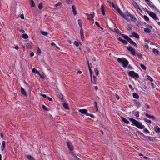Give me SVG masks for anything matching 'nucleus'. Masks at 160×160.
<instances>
[{
  "label": "nucleus",
  "instance_id": "5",
  "mask_svg": "<svg viewBox=\"0 0 160 160\" xmlns=\"http://www.w3.org/2000/svg\"><path fill=\"white\" fill-rule=\"evenodd\" d=\"M149 15L153 19L155 20H158V18L156 16V14L152 12H151L149 13Z\"/></svg>",
  "mask_w": 160,
  "mask_h": 160
},
{
  "label": "nucleus",
  "instance_id": "37",
  "mask_svg": "<svg viewBox=\"0 0 160 160\" xmlns=\"http://www.w3.org/2000/svg\"><path fill=\"white\" fill-rule=\"evenodd\" d=\"M144 129V132L146 133H148L149 132V131L145 127Z\"/></svg>",
  "mask_w": 160,
  "mask_h": 160
},
{
  "label": "nucleus",
  "instance_id": "15",
  "mask_svg": "<svg viewBox=\"0 0 160 160\" xmlns=\"http://www.w3.org/2000/svg\"><path fill=\"white\" fill-rule=\"evenodd\" d=\"M129 16L130 17L131 20L133 22H136L137 21L136 19L131 14H129Z\"/></svg>",
  "mask_w": 160,
  "mask_h": 160
},
{
  "label": "nucleus",
  "instance_id": "48",
  "mask_svg": "<svg viewBox=\"0 0 160 160\" xmlns=\"http://www.w3.org/2000/svg\"><path fill=\"white\" fill-rule=\"evenodd\" d=\"M38 74L39 76L41 78H42V79L44 78V76L43 75L41 74H40V72Z\"/></svg>",
  "mask_w": 160,
  "mask_h": 160
},
{
  "label": "nucleus",
  "instance_id": "64",
  "mask_svg": "<svg viewBox=\"0 0 160 160\" xmlns=\"http://www.w3.org/2000/svg\"><path fill=\"white\" fill-rule=\"evenodd\" d=\"M67 2H68V3L69 4H70L71 3V2H70V0H66Z\"/></svg>",
  "mask_w": 160,
  "mask_h": 160
},
{
  "label": "nucleus",
  "instance_id": "57",
  "mask_svg": "<svg viewBox=\"0 0 160 160\" xmlns=\"http://www.w3.org/2000/svg\"><path fill=\"white\" fill-rule=\"evenodd\" d=\"M95 24L98 27L100 28V26L99 24L97 22H95Z\"/></svg>",
  "mask_w": 160,
  "mask_h": 160
},
{
  "label": "nucleus",
  "instance_id": "63",
  "mask_svg": "<svg viewBox=\"0 0 160 160\" xmlns=\"http://www.w3.org/2000/svg\"><path fill=\"white\" fill-rule=\"evenodd\" d=\"M132 44L134 46H136V47H137V46L135 42H133V43H132Z\"/></svg>",
  "mask_w": 160,
  "mask_h": 160
},
{
  "label": "nucleus",
  "instance_id": "43",
  "mask_svg": "<svg viewBox=\"0 0 160 160\" xmlns=\"http://www.w3.org/2000/svg\"><path fill=\"white\" fill-rule=\"evenodd\" d=\"M129 14H131L129 13L128 12H126L125 14H124V15H126V16L127 17V19L128 18V17L129 16Z\"/></svg>",
  "mask_w": 160,
  "mask_h": 160
},
{
  "label": "nucleus",
  "instance_id": "11",
  "mask_svg": "<svg viewBox=\"0 0 160 160\" xmlns=\"http://www.w3.org/2000/svg\"><path fill=\"white\" fill-rule=\"evenodd\" d=\"M118 39L119 41L122 42L123 44H126L127 43L126 40L122 39L121 38L119 37Z\"/></svg>",
  "mask_w": 160,
  "mask_h": 160
},
{
  "label": "nucleus",
  "instance_id": "50",
  "mask_svg": "<svg viewBox=\"0 0 160 160\" xmlns=\"http://www.w3.org/2000/svg\"><path fill=\"white\" fill-rule=\"evenodd\" d=\"M87 116H90L91 117H92V118H94L95 117L94 115H93L90 114H89L88 113V115H87Z\"/></svg>",
  "mask_w": 160,
  "mask_h": 160
},
{
  "label": "nucleus",
  "instance_id": "6",
  "mask_svg": "<svg viewBox=\"0 0 160 160\" xmlns=\"http://www.w3.org/2000/svg\"><path fill=\"white\" fill-rule=\"evenodd\" d=\"M127 49L129 52H131V53L134 55H135V52L134 49L131 46H129L128 47Z\"/></svg>",
  "mask_w": 160,
  "mask_h": 160
},
{
  "label": "nucleus",
  "instance_id": "17",
  "mask_svg": "<svg viewBox=\"0 0 160 160\" xmlns=\"http://www.w3.org/2000/svg\"><path fill=\"white\" fill-rule=\"evenodd\" d=\"M132 34L133 37L136 38L137 39H139V35L137 33L135 32H133L132 33Z\"/></svg>",
  "mask_w": 160,
  "mask_h": 160
},
{
  "label": "nucleus",
  "instance_id": "22",
  "mask_svg": "<svg viewBox=\"0 0 160 160\" xmlns=\"http://www.w3.org/2000/svg\"><path fill=\"white\" fill-rule=\"evenodd\" d=\"M88 68H89V72H90V75L91 80L92 81V70H91V68H90V65H88Z\"/></svg>",
  "mask_w": 160,
  "mask_h": 160
},
{
  "label": "nucleus",
  "instance_id": "1",
  "mask_svg": "<svg viewBox=\"0 0 160 160\" xmlns=\"http://www.w3.org/2000/svg\"><path fill=\"white\" fill-rule=\"evenodd\" d=\"M129 119L134 125L135 126L138 128L142 129L145 128L144 126L142 125V123L139 122L135 119L131 118H129Z\"/></svg>",
  "mask_w": 160,
  "mask_h": 160
},
{
  "label": "nucleus",
  "instance_id": "3",
  "mask_svg": "<svg viewBox=\"0 0 160 160\" xmlns=\"http://www.w3.org/2000/svg\"><path fill=\"white\" fill-rule=\"evenodd\" d=\"M112 6L119 13L121 16H122V17L126 19H127V17L126 16V15H124V14L120 10L118 7L117 6L114 5L113 4H112Z\"/></svg>",
  "mask_w": 160,
  "mask_h": 160
},
{
  "label": "nucleus",
  "instance_id": "7",
  "mask_svg": "<svg viewBox=\"0 0 160 160\" xmlns=\"http://www.w3.org/2000/svg\"><path fill=\"white\" fill-rule=\"evenodd\" d=\"M78 111L81 114H85L87 116L88 115V113L87 112V110L85 109H79Z\"/></svg>",
  "mask_w": 160,
  "mask_h": 160
},
{
  "label": "nucleus",
  "instance_id": "23",
  "mask_svg": "<svg viewBox=\"0 0 160 160\" xmlns=\"http://www.w3.org/2000/svg\"><path fill=\"white\" fill-rule=\"evenodd\" d=\"M144 31L146 33H149L151 32V31L148 28H146L144 29Z\"/></svg>",
  "mask_w": 160,
  "mask_h": 160
},
{
  "label": "nucleus",
  "instance_id": "60",
  "mask_svg": "<svg viewBox=\"0 0 160 160\" xmlns=\"http://www.w3.org/2000/svg\"><path fill=\"white\" fill-rule=\"evenodd\" d=\"M151 87H152V88H155V87H154V84L152 82H151Z\"/></svg>",
  "mask_w": 160,
  "mask_h": 160
},
{
  "label": "nucleus",
  "instance_id": "29",
  "mask_svg": "<svg viewBox=\"0 0 160 160\" xmlns=\"http://www.w3.org/2000/svg\"><path fill=\"white\" fill-rule=\"evenodd\" d=\"M22 38L24 39H27L28 38V36L26 34H23L22 35Z\"/></svg>",
  "mask_w": 160,
  "mask_h": 160
},
{
  "label": "nucleus",
  "instance_id": "9",
  "mask_svg": "<svg viewBox=\"0 0 160 160\" xmlns=\"http://www.w3.org/2000/svg\"><path fill=\"white\" fill-rule=\"evenodd\" d=\"M67 145L69 149L71 151H72L73 150V148L71 142H67Z\"/></svg>",
  "mask_w": 160,
  "mask_h": 160
},
{
  "label": "nucleus",
  "instance_id": "51",
  "mask_svg": "<svg viewBox=\"0 0 160 160\" xmlns=\"http://www.w3.org/2000/svg\"><path fill=\"white\" fill-rule=\"evenodd\" d=\"M27 47L29 48H31L32 47L31 46L29 43H28L27 44Z\"/></svg>",
  "mask_w": 160,
  "mask_h": 160
},
{
  "label": "nucleus",
  "instance_id": "58",
  "mask_svg": "<svg viewBox=\"0 0 160 160\" xmlns=\"http://www.w3.org/2000/svg\"><path fill=\"white\" fill-rule=\"evenodd\" d=\"M115 96L117 100H118L119 99V97L118 95V94H115Z\"/></svg>",
  "mask_w": 160,
  "mask_h": 160
},
{
  "label": "nucleus",
  "instance_id": "30",
  "mask_svg": "<svg viewBox=\"0 0 160 160\" xmlns=\"http://www.w3.org/2000/svg\"><path fill=\"white\" fill-rule=\"evenodd\" d=\"M40 33L42 35H43L45 36H47L48 34V33L46 32L43 31H41Z\"/></svg>",
  "mask_w": 160,
  "mask_h": 160
},
{
  "label": "nucleus",
  "instance_id": "8",
  "mask_svg": "<svg viewBox=\"0 0 160 160\" xmlns=\"http://www.w3.org/2000/svg\"><path fill=\"white\" fill-rule=\"evenodd\" d=\"M145 116L149 118L152 119L153 120H155V117L153 115H150L146 113L145 114Z\"/></svg>",
  "mask_w": 160,
  "mask_h": 160
},
{
  "label": "nucleus",
  "instance_id": "33",
  "mask_svg": "<svg viewBox=\"0 0 160 160\" xmlns=\"http://www.w3.org/2000/svg\"><path fill=\"white\" fill-rule=\"evenodd\" d=\"M87 16L88 17H90L91 18V19H93V16L92 14H88Z\"/></svg>",
  "mask_w": 160,
  "mask_h": 160
},
{
  "label": "nucleus",
  "instance_id": "54",
  "mask_svg": "<svg viewBox=\"0 0 160 160\" xmlns=\"http://www.w3.org/2000/svg\"><path fill=\"white\" fill-rule=\"evenodd\" d=\"M74 44L77 47L79 46V44L78 42L77 41H75L74 42Z\"/></svg>",
  "mask_w": 160,
  "mask_h": 160
},
{
  "label": "nucleus",
  "instance_id": "49",
  "mask_svg": "<svg viewBox=\"0 0 160 160\" xmlns=\"http://www.w3.org/2000/svg\"><path fill=\"white\" fill-rule=\"evenodd\" d=\"M81 38L82 40V41H84V35L83 34L81 35Z\"/></svg>",
  "mask_w": 160,
  "mask_h": 160
},
{
  "label": "nucleus",
  "instance_id": "28",
  "mask_svg": "<svg viewBox=\"0 0 160 160\" xmlns=\"http://www.w3.org/2000/svg\"><path fill=\"white\" fill-rule=\"evenodd\" d=\"M145 1L149 6H151V5H152V3L151 2L150 0H145Z\"/></svg>",
  "mask_w": 160,
  "mask_h": 160
},
{
  "label": "nucleus",
  "instance_id": "14",
  "mask_svg": "<svg viewBox=\"0 0 160 160\" xmlns=\"http://www.w3.org/2000/svg\"><path fill=\"white\" fill-rule=\"evenodd\" d=\"M121 118L122 119V120L126 124H128L129 123V122L127 120V119H126L125 118L122 117H121Z\"/></svg>",
  "mask_w": 160,
  "mask_h": 160
},
{
  "label": "nucleus",
  "instance_id": "21",
  "mask_svg": "<svg viewBox=\"0 0 160 160\" xmlns=\"http://www.w3.org/2000/svg\"><path fill=\"white\" fill-rule=\"evenodd\" d=\"M133 96L134 98L136 99H138L139 98L138 95L135 92H133Z\"/></svg>",
  "mask_w": 160,
  "mask_h": 160
},
{
  "label": "nucleus",
  "instance_id": "53",
  "mask_svg": "<svg viewBox=\"0 0 160 160\" xmlns=\"http://www.w3.org/2000/svg\"><path fill=\"white\" fill-rule=\"evenodd\" d=\"M121 36L122 37H123L124 38H125V39L127 40L128 38H126V37H128L127 36H126V35H124V34H122L121 35Z\"/></svg>",
  "mask_w": 160,
  "mask_h": 160
},
{
  "label": "nucleus",
  "instance_id": "46",
  "mask_svg": "<svg viewBox=\"0 0 160 160\" xmlns=\"http://www.w3.org/2000/svg\"><path fill=\"white\" fill-rule=\"evenodd\" d=\"M37 52L38 53H40L41 52V50L39 48V47L38 46H37Z\"/></svg>",
  "mask_w": 160,
  "mask_h": 160
},
{
  "label": "nucleus",
  "instance_id": "16",
  "mask_svg": "<svg viewBox=\"0 0 160 160\" xmlns=\"http://www.w3.org/2000/svg\"><path fill=\"white\" fill-rule=\"evenodd\" d=\"M153 52L155 55H157L159 53V52L157 49H153Z\"/></svg>",
  "mask_w": 160,
  "mask_h": 160
},
{
  "label": "nucleus",
  "instance_id": "4",
  "mask_svg": "<svg viewBox=\"0 0 160 160\" xmlns=\"http://www.w3.org/2000/svg\"><path fill=\"white\" fill-rule=\"evenodd\" d=\"M129 75L133 78H138L139 77L138 74L136 73L133 71H131L128 72Z\"/></svg>",
  "mask_w": 160,
  "mask_h": 160
},
{
  "label": "nucleus",
  "instance_id": "47",
  "mask_svg": "<svg viewBox=\"0 0 160 160\" xmlns=\"http://www.w3.org/2000/svg\"><path fill=\"white\" fill-rule=\"evenodd\" d=\"M42 108H43V109L46 110L47 111H48V109L44 105H42Z\"/></svg>",
  "mask_w": 160,
  "mask_h": 160
},
{
  "label": "nucleus",
  "instance_id": "13",
  "mask_svg": "<svg viewBox=\"0 0 160 160\" xmlns=\"http://www.w3.org/2000/svg\"><path fill=\"white\" fill-rule=\"evenodd\" d=\"M72 12L73 14L75 15L77 14V12L76 11V8L74 5L72 6Z\"/></svg>",
  "mask_w": 160,
  "mask_h": 160
},
{
  "label": "nucleus",
  "instance_id": "18",
  "mask_svg": "<svg viewBox=\"0 0 160 160\" xmlns=\"http://www.w3.org/2000/svg\"><path fill=\"white\" fill-rule=\"evenodd\" d=\"M27 158L29 160H35L34 158L31 155H27Z\"/></svg>",
  "mask_w": 160,
  "mask_h": 160
},
{
  "label": "nucleus",
  "instance_id": "42",
  "mask_svg": "<svg viewBox=\"0 0 160 160\" xmlns=\"http://www.w3.org/2000/svg\"><path fill=\"white\" fill-rule=\"evenodd\" d=\"M144 19L146 21H148L149 20V18L146 15H144Z\"/></svg>",
  "mask_w": 160,
  "mask_h": 160
},
{
  "label": "nucleus",
  "instance_id": "61",
  "mask_svg": "<svg viewBox=\"0 0 160 160\" xmlns=\"http://www.w3.org/2000/svg\"><path fill=\"white\" fill-rule=\"evenodd\" d=\"M47 99L49 101H52V99L51 98H50V97H48L47 98Z\"/></svg>",
  "mask_w": 160,
  "mask_h": 160
},
{
  "label": "nucleus",
  "instance_id": "25",
  "mask_svg": "<svg viewBox=\"0 0 160 160\" xmlns=\"http://www.w3.org/2000/svg\"><path fill=\"white\" fill-rule=\"evenodd\" d=\"M126 38H127V40L128 42L131 43L132 44L133 41L130 38H128V37H126Z\"/></svg>",
  "mask_w": 160,
  "mask_h": 160
},
{
  "label": "nucleus",
  "instance_id": "45",
  "mask_svg": "<svg viewBox=\"0 0 160 160\" xmlns=\"http://www.w3.org/2000/svg\"><path fill=\"white\" fill-rule=\"evenodd\" d=\"M150 7L152 8L153 9L155 10L156 9V7L152 3V5H151Z\"/></svg>",
  "mask_w": 160,
  "mask_h": 160
},
{
  "label": "nucleus",
  "instance_id": "10",
  "mask_svg": "<svg viewBox=\"0 0 160 160\" xmlns=\"http://www.w3.org/2000/svg\"><path fill=\"white\" fill-rule=\"evenodd\" d=\"M21 93L22 94L25 95V96H27V95H28L26 93L24 89L23 88H22V87H21Z\"/></svg>",
  "mask_w": 160,
  "mask_h": 160
},
{
  "label": "nucleus",
  "instance_id": "62",
  "mask_svg": "<svg viewBox=\"0 0 160 160\" xmlns=\"http://www.w3.org/2000/svg\"><path fill=\"white\" fill-rule=\"evenodd\" d=\"M34 55V53L33 52H32L30 53V56L31 57H32V56H33Z\"/></svg>",
  "mask_w": 160,
  "mask_h": 160
},
{
  "label": "nucleus",
  "instance_id": "2",
  "mask_svg": "<svg viewBox=\"0 0 160 160\" xmlns=\"http://www.w3.org/2000/svg\"><path fill=\"white\" fill-rule=\"evenodd\" d=\"M117 60L119 63L122 64L124 68H126L129 64L128 61L124 58H118L117 59Z\"/></svg>",
  "mask_w": 160,
  "mask_h": 160
},
{
  "label": "nucleus",
  "instance_id": "34",
  "mask_svg": "<svg viewBox=\"0 0 160 160\" xmlns=\"http://www.w3.org/2000/svg\"><path fill=\"white\" fill-rule=\"evenodd\" d=\"M94 71L95 73V74L96 75H98L99 74V72L98 69L96 68H95L94 70Z\"/></svg>",
  "mask_w": 160,
  "mask_h": 160
},
{
  "label": "nucleus",
  "instance_id": "59",
  "mask_svg": "<svg viewBox=\"0 0 160 160\" xmlns=\"http://www.w3.org/2000/svg\"><path fill=\"white\" fill-rule=\"evenodd\" d=\"M20 18L22 19H24V17L23 14H22L21 15Z\"/></svg>",
  "mask_w": 160,
  "mask_h": 160
},
{
  "label": "nucleus",
  "instance_id": "35",
  "mask_svg": "<svg viewBox=\"0 0 160 160\" xmlns=\"http://www.w3.org/2000/svg\"><path fill=\"white\" fill-rule=\"evenodd\" d=\"M144 121H145V122H147L151 124L152 123L151 121L150 120H148L147 119H146V118L144 119Z\"/></svg>",
  "mask_w": 160,
  "mask_h": 160
},
{
  "label": "nucleus",
  "instance_id": "56",
  "mask_svg": "<svg viewBox=\"0 0 160 160\" xmlns=\"http://www.w3.org/2000/svg\"><path fill=\"white\" fill-rule=\"evenodd\" d=\"M80 32L81 35L83 34L82 28L80 30Z\"/></svg>",
  "mask_w": 160,
  "mask_h": 160
},
{
  "label": "nucleus",
  "instance_id": "38",
  "mask_svg": "<svg viewBox=\"0 0 160 160\" xmlns=\"http://www.w3.org/2000/svg\"><path fill=\"white\" fill-rule=\"evenodd\" d=\"M140 66L144 70H145L146 69V68L144 65L143 64H141Z\"/></svg>",
  "mask_w": 160,
  "mask_h": 160
},
{
  "label": "nucleus",
  "instance_id": "31",
  "mask_svg": "<svg viewBox=\"0 0 160 160\" xmlns=\"http://www.w3.org/2000/svg\"><path fill=\"white\" fill-rule=\"evenodd\" d=\"M59 97L62 100V102H63L64 101V100L63 99V95L62 94H59Z\"/></svg>",
  "mask_w": 160,
  "mask_h": 160
},
{
  "label": "nucleus",
  "instance_id": "24",
  "mask_svg": "<svg viewBox=\"0 0 160 160\" xmlns=\"http://www.w3.org/2000/svg\"><path fill=\"white\" fill-rule=\"evenodd\" d=\"M5 147V141H3L2 142V147L1 148L2 150L3 151Z\"/></svg>",
  "mask_w": 160,
  "mask_h": 160
},
{
  "label": "nucleus",
  "instance_id": "27",
  "mask_svg": "<svg viewBox=\"0 0 160 160\" xmlns=\"http://www.w3.org/2000/svg\"><path fill=\"white\" fill-rule=\"evenodd\" d=\"M30 5L32 7H35V4L34 1L32 0H30Z\"/></svg>",
  "mask_w": 160,
  "mask_h": 160
},
{
  "label": "nucleus",
  "instance_id": "36",
  "mask_svg": "<svg viewBox=\"0 0 160 160\" xmlns=\"http://www.w3.org/2000/svg\"><path fill=\"white\" fill-rule=\"evenodd\" d=\"M43 7V5L42 3H40L39 4L38 8L39 9H41Z\"/></svg>",
  "mask_w": 160,
  "mask_h": 160
},
{
  "label": "nucleus",
  "instance_id": "41",
  "mask_svg": "<svg viewBox=\"0 0 160 160\" xmlns=\"http://www.w3.org/2000/svg\"><path fill=\"white\" fill-rule=\"evenodd\" d=\"M136 55L140 58H141L142 57V55L140 53H137Z\"/></svg>",
  "mask_w": 160,
  "mask_h": 160
},
{
  "label": "nucleus",
  "instance_id": "39",
  "mask_svg": "<svg viewBox=\"0 0 160 160\" xmlns=\"http://www.w3.org/2000/svg\"><path fill=\"white\" fill-rule=\"evenodd\" d=\"M81 21L80 19H78V23L79 25V26L81 28H82V23H81Z\"/></svg>",
  "mask_w": 160,
  "mask_h": 160
},
{
  "label": "nucleus",
  "instance_id": "52",
  "mask_svg": "<svg viewBox=\"0 0 160 160\" xmlns=\"http://www.w3.org/2000/svg\"><path fill=\"white\" fill-rule=\"evenodd\" d=\"M41 96H42L43 98H46L47 97V96L45 94H43L42 93L40 94Z\"/></svg>",
  "mask_w": 160,
  "mask_h": 160
},
{
  "label": "nucleus",
  "instance_id": "12",
  "mask_svg": "<svg viewBox=\"0 0 160 160\" xmlns=\"http://www.w3.org/2000/svg\"><path fill=\"white\" fill-rule=\"evenodd\" d=\"M64 108L66 110H69V108L68 107V105L67 103L66 102H63L62 104Z\"/></svg>",
  "mask_w": 160,
  "mask_h": 160
},
{
  "label": "nucleus",
  "instance_id": "44",
  "mask_svg": "<svg viewBox=\"0 0 160 160\" xmlns=\"http://www.w3.org/2000/svg\"><path fill=\"white\" fill-rule=\"evenodd\" d=\"M61 3L60 2H58V3L55 5L54 6L55 7H57L58 6L61 5Z\"/></svg>",
  "mask_w": 160,
  "mask_h": 160
},
{
  "label": "nucleus",
  "instance_id": "19",
  "mask_svg": "<svg viewBox=\"0 0 160 160\" xmlns=\"http://www.w3.org/2000/svg\"><path fill=\"white\" fill-rule=\"evenodd\" d=\"M154 130L157 132H160V128L159 127H154Z\"/></svg>",
  "mask_w": 160,
  "mask_h": 160
},
{
  "label": "nucleus",
  "instance_id": "40",
  "mask_svg": "<svg viewBox=\"0 0 160 160\" xmlns=\"http://www.w3.org/2000/svg\"><path fill=\"white\" fill-rule=\"evenodd\" d=\"M147 78L148 80H150L151 81H153V79L152 78L149 76H147Z\"/></svg>",
  "mask_w": 160,
  "mask_h": 160
},
{
  "label": "nucleus",
  "instance_id": "55",
  "mask_svg": "<svg viewBox=\"0 0 160 160\" xmlns=\"http://www.w3.org/2000/svg\"><path fill=\"white\" fill-rule=\"evenodd\" d=\"M101 9L102 11H104V6L103 5H102L101 6Z\"/></svg>",
  "mask_w": 160,
  "mask_h": 160
},
{
  "label": "nucleus",
  "instance_id": "20",
  "mask_svg": "<svg viewBox=\"0 0 160 160\" xmlns=\"http://www.w3.org/2000/svg\"><path fill=\"white\" fill-rule=\"evenodd\" d=\"M133 5L134 6V7L136 8H138L141 11V10L139 8V6L138 5L137 3H136L135 2H134L133 3Z\"/></svg>",
  "mask_w": 160,
  "mask_h": 160
},
{
  "label": "nucleus",
  "instance_id": "32",
  "mask_svg": "<svg viewBox=\"0 0 160 160\" xmlns=\"http://www.w3.org/2000/svg\"><path fill=\"white\" fill-rule=\"evenodd\" d=\"M71 155H72V159L74 160L76 159V158H77V157L76 155L75 154H74L73 153H72Z\"/></svg>",
  "mask_w": 160,
  "mask_h": 160
},
{
  "label": "nucleus",
  "instance_id": "26",
  "mask_svg": "<svg viewBox=\"0 0 160 160\" xmlns=\"http://www.w3.org/2000/svg\"><path fill=\"white\" fill-rule=\"evenodd\" d=\"M32 72L35 73H37L38 74L39 72L35 68H33L32 69Z\"/></svg>",
  "mask_w": 160,
  "mask_h": 160
}]
</instances>
